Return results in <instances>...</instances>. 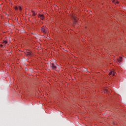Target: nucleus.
Returning <instances> with one entry per match:
<instances>
[{
	"label": "nucleus",
	"instance_id": "1",
	"mask_svg": "<svg viewBox=\"0 0 126 126\" xmlns=\"http://www.w3.org/2000/svg\"><path fill=\"white\" fill-rule=\"evenodd\" d=\"M25 55L28 57H30V56H32V52L30 50H27L25 52Z\"/></svg>",
	"mask_w": 126,
	"mask_h": 126
},
{
	"label": "nucleus",
	"instance_id": "2",
	"mask_svg": "<svg viewBox=\"0 0 126 126\" xmlns=\"http://www.w3.org/2000/svg\"><path fill=\"white\" fill-rule=\"evenodd\" d=\"M57 65H58L57 63H51V67H52V69H56L57 68Z\"/></svg>",
	"mask_w": 126,
	"mask_h": 126
},
{
	"label": "nucleus",
	"instance_id": "3",
	"mask_svg": "<svg viewBox=\"0 0 126 126\" xmlns=\"http://www.w3.org/2000/svg\"><path fill=\"white\" fill-rule=\"evenodd\" d=\"M42 32H43V33H46L47 32V29L44 28V27H43L41 29Z\"/></svg>",
	"mask_w": 126,
	"mask_h": 126
},
{
	"label": "nucleus",
	"instance_id": "4",
	"mask_svg": "<svg viewBox=\"0 0 126 126\" xmlns=\"http://www.w3.org/2000/svg\"><path fill=\"white\" fill-rule=\"evenodd\" d=\"M109 75L115 76V75H116V72H115L114 71H112L109 73Z\"/></svg>",
	"mask_w": 126,
	"mask_h": 126
},
{
	"label": "nucleus",
	"instance_id": "5",
	"mask_svg": "<svg viewBox=\"0 0 126 126\" xmlns=\"http://www.w3.org/2000/svg\"><path fill=\"white\" fill-rule=\"evenodd\" d=\"M117 61L119 63H121L122 62H123V57H120L119 59L117 60Z\"/></svg>",
	"mask_w": 126,
	"mask_h": 126
},
{
	"label": "nucleus",
	"instance_id": "6",
	"mask_svg": "<svg viewBox=\"0 0 126 126\" xmlns=\"http://www.w3.org/2000/svg\"><path fill=\"white\" fill-rule=\"evenodd\" d=\"M73 19L74 21V24H76V23H77V19H76V18H75V17L74 16H73Z\"/></svg>",
	"mask_w": 126,
	"mask_h": 126
},
{
	"label": "nucleus",
	"instance_id": "7",
	"mask_svg": "<svg viewBox=\"0 0 126 126\" xmlns=\"http://www.w3.org/2000/svg\"><path fill=\"white\" fill-rule=\"evenodd\" d=\"M38 17L41 19V20H43L44 19V15L42 14H39L38 15Z\"/></svg>",
	"mask_w": 126,
	"mask_h": 126
},
{
	"label": "nucleus",
	"instance_id": "8",
	"mask_svg": "<svg viewBox=\"0 0 126 126\" xmlns=\"http://www.w3.org/2000/svg\"><path fill=\"white\" fill-rule=\"evenodd\" d=\"M113 2H114L115 4H118L119 1H117V0H113Z\"/></svg>",
	"mask_w": 126,
	"mask_h": 126
},
{
	"label": "nucleus",
	"instance_id": "9",
	"mask_svg": "<svg viewBox=\"0 0 126 126\" xmlns=\"http://www.w3.org/2000/svg\"><path fill=\"white\" fill-rule=\"evenodd\" d=\"M32 15H33V16H35V15H36V14H35V12H34V11H32Z\"/></svg>",
	"mask_w": 126,
	"mask_h": 126
},
{
	"label": "nucleus",
	"instance_id": "10",
	"mask_svg": "<svg viewBox=\"0 0 126 126\" xmlns=\"http://www.w3.org/2000/svg\"><path fill=\"white\" fill-rule=\"evenodd\" d=\"M3 43H4V44H7V41L6 40H4Z\"/></svg>",
	"mask_w": 126,
	"mask_h": 126
},
{
	"label": "nucleus",
	"instance_id": "11",
	"mask_svg": "<svg viewBox=\"0 0 126 126\" xmlns=\"http://www.w3.org/2000/svg\"><path fill=\"white\" fill-rule=\"evenodd\" d=\"M18 9H19V10L21 11L22 9L21 8V6H19Z\"/></svg>",
	"mask_w": 126,
	"mask_h": 126
},
{
	"label": "nucleus",
	"instance_id": "12",
	"mask_svg": "<svg viewBox=\"0 0 126 126\" xmlns=\"http://www.w3.org/2000/svg\"><path fill=\"white\" fill-rule=\"evenodd\" d=\"M15 10H18V7H17V6H15Z\"/></svg>",
	"mask_w": 126,
	"mask_h": 126
},
{
	"label": "nucleus",
	"instance_id": "13",
	"mask_svg": "<svg viewBox=\"0 0 126 126\" xmlns=\"http://www.w3.org/2000/svg\"><path fill=\"white\" fill-rule=\"evenodd\" d=\"M108 92V89H105V92Z\"/></svg>",
	"mask_w": 126,
	"mask_h": 126
},
{
	"label": "nucleus",
	"instance_id": "14",
	"mask_svg": "<svg viewBox=\"0 0 126 126\" xmlns=\"http://www.w3.org/2000/svg\"><path fill=\"white\" fill-rule=\"evenodd\" d=\"M0 47H3V45H0Z\"/></svg>",
	"mask_w": 126,
	"mask_h": 126
},
{
	"label": "nucleus",
	"instance_id": "15",
	"mask_svg": "<svg viewBox=\"0 0 126 126\" xmlns=\"http://www.w3.org/2000/svg\"><path fill=\"white\" fill-rule=\"evenodd\" d=\"M10 53H11V52L9 53V54H10Z\"/></svg>",
	"mask_w": 126,
	"mask_h": 126
},
{
	"label": "nucleus",
	"instance_id": "16",
	"mask_svg": "<svg viewBox=\"0 0 126 126\" xmlns=\"http://www.w3.org/2000/svg\"><path fill=\"white\" fill-rule=\"evenodd\" d=\"M124 58H125V59H126V57H124Z\"/></svg>",
	"mask_w": 126,
	"mask_h": 126
}]
</instances>
